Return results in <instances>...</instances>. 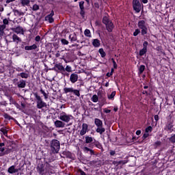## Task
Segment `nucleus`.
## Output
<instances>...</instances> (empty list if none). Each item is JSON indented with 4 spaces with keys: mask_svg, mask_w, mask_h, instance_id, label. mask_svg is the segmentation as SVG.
<instances>
[{
    "mask_svg": "<svg viewBox=\"0 0 175 175\" xmlns=\"http://www.w3.org/2000/svg\"><path fill=\"white\" fill-rule=\"evenodd\" d=\"M63 155H66L67 158H72V153L70 152H63Z\"/></svg>",
    "mask_w": 175,
    "mask_h": 175,
    "instance_id": "40",
    "label": "nucleus"
},
{
    "mask_svg": "<svg viewBox=\"0 0 175 175\" xmlns=\"http://www.w3.org/2000/svg\"><path fill=\"white\" fill-rule=\"evenodd\" d=\"M16 84L18 88H25V86L27 85V83L24 80L20 81Z\"/></svg>",
    "mask_w": 175,
    "mask_h": 175,
    "instance_id": "17",
    "label": "nucleus"
},
{
    "mask_svg": "<svg viewBox=\"0 0 175 175\" xmlns=\"http://www.w3.org/2000/svg\"><path fill=\"white\" fill-rule=\"evenodd\" d=\"M5 29H6V25H0V35L1 36H3V34L5 33Z\"/></svg>",
    "mask_w": 175,
    "mask_h": 175,
    "instance_id": "21",
    "label": "nucleus"
},
{
    "mask_svg": "<svg viewBox=\"0 0 175 175\" xmlns=\"http://www.w3.org/2000/svg\"><path fill=\"white\" fill-rule=\"evenodd\" d=\"M10 152H12V149H8L3 153H0V157H3V155H8V154H10Z\"/></svg>",
    "mask_w": 175,
    "mask_h": 175,
    "instance_id": "35",
    "label": "nucleus"
},
{
    "mask_svg": "<svg viewBox=\"0 0 175 175\" xmlns=\"http://www.w3.org/2000/svg\"><path fill=\"white\" fill-rule=\"evenodd\" d=\"M79 9H80V14L81 17L84 18L85 16V8H84V1H80L79 2Z\"/></svg>",
    "mask_w": 175,
    "mask_h": 175,
    "instance_id": "5",
    "label": "nucleus"
},
{
    "mask_svg": "<svg viewBox=\"0 0 175 175\" xmlns=\"http://www.w3.org/2000/svg\"><path fill=\"white\" fill-rule=\"evenodd\" d=\"M64 91L65 94H68V92H73V88H65L64 89Z\"/></svg>",
    "mask_w": 175,
    "mask_h": 175,
    "instance_id": "36",
    "label": "nucleus"
},
{
    "mask_svg": "<svg viewBox=\"0 0 175 175\" xmlns=\"http://www.w3.org/2000/svg\"><path fill=\"white\" fill-rule=\"evenodd\" d=\"M102 99V100H103V99H105V97H103V96L102 94L96 96V94L93 95L92 98V102H94L95 103H96V102H98V99Z\"/></svg>",
    "mask_w": 175,
    "mask_h": 175,
    "instance_id": "14",
    "label": "nucleus"
},
{
    "mask_svg": "<svg viewBox=\"0 0 175 175\" xmlns=\"http://www.w3.org/2000/svg\"><path fill=\"white\" fill-rule=\"evenodd\" d=\"M84 150L86 151L87 152H90V155H95V152L94 150L88 148V147H84Z\"/></svg>",
    "mask_w": 175,
    "mask_h": 175,
    "instance_id": "24",
    "label": "nucleus"
},
{
    "mask_svg": "<svg viewBox=\"0 0 175 175\" xmlns=\"http://www.w3.org/2000/svg\"><path fill=\"white\" fill-rule=\"evenodd\" d=\"M37 170L40 174H43L44 172V164H43V162L40 161L38 166H37Z\"/></svg>",
    "mask_w": 175,
    "mask_h": 175,
    "instance_id": "8",
    "label": "nucleus"
},
{
    "mask_svg": "<svg viewBox=\"0 0 175 175\" xmlns=\"http://www.w3.org/2000/svg\"><path fill=\"white\" fill-rule=\"evenodd\" d=\"M154 120H155V121H159V116L158 115H155V116H154Z\"/></svg>",
    "mask_w": 175,
    "mask_h": 175,
    "instance_id": "57",
    "label": "nucleus"
},
{
    "mask_svg": "<svg viewBox=\"0 0 175 175\" xmlns=\"http://www.w3.org/2000/svg\"><path fill=\"white\" fill-rule=\"evenodd\" d=\"M0 151L2 153L5 152V148H0Z\"/></svg>",
    "mask_w": 175,
    "mask_h": 175,
    "instance_id": "64",
    "label": "nucleus"
},
{
    "mask_svg": "<svg viewBox=\"0 0 175 175\" xmlns=\"http://www.w3.org/2000/svg\"><path fill=\"white\" fill-rule=\"evenodd\" d=\"M94 6L95 8H96L97 9H99V4L98 3H94Z\"/></svg>",
    "mask_w": 175,
    "mask_h": 175,
    "instance_id": "61",
    "label": "nucleus"
},
{
    "mask_svg": "<svg viewBox=\"0 0 175 175\" xmlns=\"http://www.w3.org/2000/svg\"><path fill=\"white\" fill-rule=\"evenodd\" d=\"M18 76H21V77H22V79H28V77H29V75H28L27 73L25 72H21Z\"/></svg>",
    "mask_w": 175,
    "mask_h": 175,
    "instance_id": "27",
    "label": "nucleus"
},
{
    "mask_svg": "<svg viewBox=\"0 0 175 175\" xmlns=\"http://www.w3.org/2000/svg\"><path fill=\"white\" fill-rule=\"evenodd\" d=\"M133 8L136 13H140L142 10V3H140L139 0H133Z\"/></svg>",
    "mask_w": 175,
    "mask_h": 175,
    "instance_id": "4",
    "label": "nucleus"
},
{
    "mask_svg": "<svg viewBox=\"0 0 175 175\" xmlns=\"http://www.w3.org/2000/svg\"><path fill=\"white\" fill-rule=\"evenodd\" d=\"M92 44L94 47H99V46H100V41L98 39H94Z\"/></svg>",
    "mask_w": 175,
    "mask_h": 175,
    "instance_id": "19",
    "label": "nucleus"
},
{
    "mask_svg": "<svg viewBox=\"0 0 175 175\" xmlns=\"http://www.w3.org/2000/svg\"><path fill=\"white\" fill-rule=\"evenodd\" d=\"M32 10H33L34 12H36V10H39V5H37V4H34V5H33Z\"/></svg>",
    "mask_w": 175,
    "mask_h": 175,
    "instance_id": "48",
    "label": "nucleus"
},
{
    "mask_svg": "<svg viewBox=\"0 0 175 175\" xmlns=\"http://www.w3.org/2000/svg\"><path fill=\"white\" fill-rule=\"evenodd\" d=\"M13 12H14L15 16L16 14H17V16H24V12H21L18 11V10H13Z\"/></svg>",
    "mask_w": 175,
    "mask_h": 175,
    "instance_id": "30",
    "label": "nucleus"
},
{
    "mask_svg": "<svg viewBox=\"0 0 175 175\" xmlns=\"http://www.w3.org/2000/svg\"><path fill=\"white\" fill-rule=\"evenodd\" d=\"M148 136H150V134H148V133H145L144 134V135L142 136V139L145 140V139H147V137H148Z\"/></svg>",
    "mask_w": 175,
    "mask_h": 175,
    "instance_id": "50",
    "label": "nucleus"
},
{
    "mask_svg": "<svg viewBox=\"0 0 175 175\" xmlns=\"http://www.w3.org/2000/svg\"><path fill=\"white\" fill-rule=\"evenodd\" d=\"M72 92L77 96H80V91H79L77 90H73Z\"/></svg>",
    "mask_w": 175,
    "mask_h": 175,
    "instance_id": "45",
    "label": "nucleus"
},
{
    "mask_svg": "<svg viewBox=\"0 0 175 175\" xmlns=\"http://www.w3.org/2000/svg\"><path fill=\"white\" fill-rule=\"evenodd\" d=\"M61 42H62V44H69V41L68 40H67L66 39H65V38H62V40H61Z\"/></svg>",
    "mask_w": 175,
    "mask_h": 175,
    "instance_id": "43",
    "label": "nucleus"
},
{
    "mask_svg": "<svg viewBox=\"0 0 175 175\" xmlns=\"http://www.w3.org/2000/svg\"><path fill=\"white\" fill-rule=\"evenodd\" d=\"M80 174H81V175H87V174H85V172H84V171H83V170H80Z\"/></svg>",
    "mask_w": 175,
    "mask_h": 175,
    "instance_id": "63",
    "label": "nucleus"
},
{
    "mask_svg": "<svg viewBox=\"0 0 175 175\" xmlns=\"http://www.w3.org/2000/svg\"><path fill=\"white\" fill-rule=\"evenodd\" d=\"M30 2V0H21V3L22 6H29Z\"/></svg>",
    "mask_w": 175,
    "mask_h": 175,
    "instance_id": "23",
    "label": "nucleus"
},
{
    "mask_svg": "<svg viewBox=\"0 0 175 175\" xmlns=\"http://www.w3.org/2000/svg\"><path fill=\"white\" fill-rule=\"evenodd\" d=\"M48 16H51V17H53V16H54V11L52 10L51 12V14H49Z\"/></svg>",
    "mask_w": 175,
    "mask_h": 175,
    "instance_id": "62",
    "label": "nucleus"
},
{
    "mask_svg": "<svg viewBox=\"0 0 175 175\" xmlns=\"http://www.w3.org/2000/svg\"><path fill=\"white\" fill-rule=\"evenodd\" d=\"M148 46V42L145 41L143 44L144 49L147 50V46Z\"/></svg>",
    "mask_w": 175,
    "mask_h": 175,
    "instance_id": "53",
    "label": "nucleus"
},
{
    "mask_svg": "<svg viewBox=\"0 0 175 175\" xmlns=\"http://www.w3.org/2000/svg\"><path fill=\"white\" fill-rule=\"evenodd\" d=\"M36 42H40V36H37L35 38Z\"/></svg>",
    "mask_w": 175,
    "mask_h": 175,
    "instance_id": "55",
    "label": "nucleus"
},
{
    "mask_svg": "<svg viewBox=\"0 0 175 175\" xmlns=\"http://www.w3.org/2000/svg\"><path fill=\"white\" fill-rule=\"evenodd\" d=\"M84 35L88 38H91V31H90L88 29H86L84 31Z\"/></svg>",
    "mask_w": 175,
    "mask_h": 175,
    "instance_id": "34",
    "label": "nucleus"
},
{
    "mask_svg": "<svg viewBox=\"0 0 175 175\" xmlns=\"http://www.w3.org/2000/svg\"><path fill=\"white\" fill-rule=\"evenodd\" d=\"M51 70H55V72H58L59 70L65 72V68L61 64H56Z\"/></svg>",
    "mask_w": 175,
    "mask_h": 175,
    "instance_id": "7",
    "label": "nucleus"
},
{
    "mask_svg": "<svg viewBox=\"0 0 175 175\" xmlns=\"http://www.w3.org/2000/svg\"><path fill=\"white\" fill-rule=\"evenodd\" d=\"M88 131V124L83 123L82 124V129L80 131V135L84 136L85 133H87V131Z\"/></svg>",
    "mask_w": 175,
    "mask_h": 175,
    "instance_id": "9",
    "label": "nucleus"
},
{
    "mask_svg": "<svg viewBox=\"0 0 175 175\" xmlns=\"http://www.w3.org/2000/svg\"><path fill=\"white\" fill-rule=\"evenodd\" d=\"M69 39H70L71 42H76L77 40V36L73 33L69 36Z\"/></svg>",
    "mask_w": 175,
    "mask_h": 175,
    "instance_id": "22",
    "label": "nucleus"
},
{
    "mask_svg": "<svg viewBox=\"0 0 175 175\" xmlns=\"http://www.w3.org/2000/svg\"><path fill=\"white\" fill-rule=\"evenodd\" d=\"M59 148H61L59 141L57 139H53L51 142V151L53 154H58Z\"/></svg>",
    "mask_w": 175,
    "mask_h": 175,
    "instance_id": "1",
    "label": "nucleus"
},
{
    "mask_svg": "<svg viewBox=\"0 0 175 175\" xmlns=\"http://www.w3.org/2000/svg\"><path fill=\"white\" fill-rule=\"evenodd\" d=\"M146 53H147V49H146L144 48L141 49L139 51V55H140V57H143V55H144V54H146Z\"/></svg>",
    "mask_w": 175,
    "mask_h": 175,
    "instance_id": "37",
    "label": "nucleus"
},
{
    "mask_svg": "<svg viewBox=\"0 0 175 175\" xmlns=\"http://www.w3.org/2000/svg\"><path fill=\"white\" fill-rule=\"evenodd\" d=\"M92 142H94V139L92 138V137H90V136L85 137V143L87 144H88L90 143H92Z\"/></svg>",
    "mask_w": 175,
    "mask_h": 175,
    "instance_id": "26",
    "label": "nucleus"
},
{
    "mask_svg": "<svg viewBox=\"0 0 175 175\" xmlns=\"http://www.w3.org/2000/svg\"><path fill=\"white\" fill-rule=\"evenodd\" d=\"M3 117L5 118V120H13V118H12V117L8 113H4Z\"/></svg>",
    "mask_w": 175,
    "mask_h": 175,
    "instance_id": "46",
    "label": "nucleus"
},
{
    "mask_svg": "<svg viewBox=\"0 0 175 175\" xmlns=\"http://www.w3.org/2000/svg\"><path fill=\"white\" fill-rule=\"evenodd\" d=\"M138 27L140 28V29H142L141 31V33L143 36H144V35H147V27L146 26V21H139L138 22Z\"/></svg>",
    "mask_w": 175,
    "mask_h": 175,
    "instance_id": "3",
    "label": "nucleus"
},
{
    "mask_svg": "<svg viewBox=\"0 0 175 175\" xmlns=\"http://www.w3.org/2000/svg\"><path fill=\"white\" fill-rule=\"evenodd\" d=\"M106 129L103 126L98 127L96 130L97 133H100V135H103L104 132H105Z\"/></svg>",
    "mask_w": 175,
    "mask_h": 175,
    "instance_id": "20",
    "label": "nucleus"
},
{
    "mask_svg": "<svg viewBox=\"0 0 175 175\" xmlns=\"http://www.w3.org/2000/svg\"><path fill=\"white\" fill-rule=\"evenodd\" d=\"M105 25L107 31H108V32H113V29H114V25L113 24L112 21H111Z\"/></svg>",
    "mask_w": 175,
    "mask_h": 175,
    "instance_id": "11",
    "label": "nucleus"
},
{
    "mask_svg": "<svg viewBox=\"0 0 175 175\" xmlns=\"http://www.w3.org/2000/svg\"><path fill=\"white\" fill-rule=\"evenodd\" d=\"M3 25H8L9 24V21L7 18L3 20Z\"/></svg>",
    "mask_w": 175,
    "mask_h": 175,
    "instance_id": "51",
    "label": "nucleus"
},
{
    "mask_svg": "<svg viewBox=\"0 0 175 175\" xmlns=\"http://www.w3.org/2000/svg\"><path fill=\"white\" fill-rule=\"evenodd\" d=\"M111 59H112L114 69H117V63L116 62L113 58H112Z\"/></svg>",
    "mask_w": 175,
    "mask_h": 175,
    "instance_id": "54",
    "label": "nucleus"
},
{
    "mask_svg": "<svg viewBox=\"0 0 175 175\" xmlns=\"http://www.w3.org/2000/svg\"><path fill=\"white\" fill-rule=\"evenodd\" d=\"M5 72V64L0 62V73Z\"/></svg>",
    "mask_w": 175,
    "mask_h": 175,
    "instance_id": "32",
    "label": "nucleus"
},
{
    "mask_svg": "<svg viewBox=\"0 0 175 175\" xmlns=\"http://www.w3.org/2000/svg\"><path fill=\"white\" fill-rule=\"evenodd\" d=\"M12 40L14 42L16 43V44H18V42H21V38H20L16 34H13Z\"/></svg>",
    "mask_w": 175,
    "mask_h": 175,
    "instance_id": "18",
    "label": "nucleus"
},
{
    "mask_svg": "<svg viewBox=\"0 0 175 175\" xmlns=\"http://www.w3.org/2000/svg\"><path fill=\"white\" fill-rule=\"evenodd\" d=\"M121 163H122V165H125V162H124V161H118V165H121Z\"/></svg>",
    "mask_w": 175,
    "mask_h": 175,
    "instance_id": "58",
    "label": "nucleus"
},
{
    "mask_svg": "<svg viewBox=\"0 0 175 175\" xmlns=\"http://www.w3.org/2000/svg\"><path fill=\"white\" fill-rule=\"evenodd\" d=\"M94 124L95 125H96L98 128L100 126H103V122H102V120H100V119H98V118L94 119Z\"/></svg>",
    "mask_w": 175,
    "mask_h": 175,
    "instance_id": "15",
    "label": "nucleus"
},
{
    "mask_svg": "<svg viewBox=\"0 0 175 175\" xmlns=\"http://www.w3.org/2000/svg\"><path fill=\"white\" fill-rule=\"evenodd\" d=\"M141 133H142V131H140V130H137L136 131V135H137V136H139V135H140Z\"/></svg>",
    "mask_w": 175,
    "mask_h": 175,
    "instance_id": "59",
    "label": "nucleus"
},
{
    "mask_svg": "<svg viewBox=\"0 0 175 175\" xmlns=\"http://www.w3.org/2000/svg\"><path fill=\"white\" fill-rule=\"evenodd\" d=\"M55 126L56 128H65V123L61 120H56L55 122Z\"/></svg>",
    "mask_w": 175,
    "mask_h": 175,
    "instance_id": "13",
    "label": "nucleus"
},
{
    "mask_svg": "<svg viewBox=\"0 0 175 175\" xmlns=\"http://www.w3.org/2000/svg\"><path fill=\"white\" fill-rule=\"evenodd\" d=\"M79 79V75H77V74L75 73H72L71 74L70 77V80L71 81V83H76V81H77Z\"/></svg>",
    "mask_w": 175,
    "mask_h": 175,
    "instance_id": "10",
    "label": "nucleus"
},
{
    "mask_svg": "<svg viewBox=\"0 0 175 175\" xmlns=\"http://www.w3.org/2000/svg\"><path fill=\"white\" fill-rule=\"evenodd\" d=\"M146 69V66L141 65L139 68V74L142 75L143 72H144V70Z\"/></svg>",
    "mask_w": 175,
    "mask_h": 175,
    "instance_id": "31",
    "label": "nucleus"
},
{
    "mask_svg": "<svg viewBox=\"0 0 175 175\" xmlns=\"http://www.w3.org/2000/svg\"><path fill=\"white\" fill-rule=\"evenodd\" d=\"M36 100H37V108L43 109V107H47V104L43 101L40 96L38 94V92L33 94Z\"/></svg>",
    "mask_w": 175,
    "mask_h": 175,
    "instance_id": "2",
    "label": "nucleus"
},
{
    "mask_svg": "<svg viewBox=\"0 0 175 175\" xmlns=\"http://www.w3.org/2000/svg\"><path fill=\"white\" fill-rule=\"evenodd\" d=\"M64 70H66V72H72V68H70L69 66H66V68H64Z\"/></svg>",
    "mask_w": 175,
    "mask_h": 175,
    "instance_id": "52",
    "label": "nucleus"
},
{
    "mask_svg": "<svg viewBox=\"0 0 175 175\" xmlns=\"http://www.w3.org/2000/svg\"><path fill=\"white\" fill-rule=\"evenodd\" d=\"M96 25H98V27H100V25H102V23H100V22L99 21H96Z\"/></svg>",
    "mask_w": 175,
    "mask_h": 175,
    "instance_id": "60",
    "label": "nucleus"
},
{
    "mask_svg": "<svg viewBox=\"0 0 175 175\" xmlns=\"http://www.w3.org/2000/svg\"><path fill=\"white\" fill-rule=\"evenodd\" d=\"M1 132H2V133H3L4 136H6L8 135V130H6L4 128H1Z\"/></svg>",
    "mask_w": 175,
    "mask_h": 175,
    "instance_id": "44",
    "label": "nucleus"
},
{
    "mask_svg": "<svg viewBox=\"0 0 175 175\" xmlns=\"http://www.w3.org/2000/svg\"><path fill=\"white\" fill-rule=\"evenodd\" d=\"M173 126H174V125H173L172 122H170L168 123V124L167 125V128L168 129V131H174L173 129Z\"/></svg>",
    "mask_w": 175,
    "mask_h": 175,
    "instance_id": "38",
    "label": "nucleus"
},
{
    "mask_svg": "<svg viewBox=\"0 0 175 175\" xmlns=\"http://www.w3.org/2000/svg\"><path fill=\"white\" fill-rule=\"evenodd\" d=\"M45 21H49V23H54V18H53V16H50L49 15H47L46 17H45Z\"/></svg>",
    "mask_w": 175,
    "mask_h": 175,
    "instance_id": "28",
    "label": "nucleus"
},
{
    "mask_svg": "<svg viewBox=\"0 0 175 175\" xmlns=\"http://www.w3.org/2000/svg\"><path fill=\"white\" fill-rule=\"evenodd\" d=\"M11 31H13V32H15V33H22V35H24V29L21 26L12 27L11 28Z\"/></svg>",
    "mask_w": 175,
    "mask_h": 175,
    "instance_id": "6",
    "label": "nucleus"
},
{
    "mask_svg": "<svg viewBox=\"0 0 175 175\" xmlns=\"http://www.w3.org/2000/svg\"><path fill=\"white\" fill-rule=\"evenodd\" d=\"M98 53H100L102 58H105V57H106V53H105V51L103 50V49H100L98 50Z\"/></svg>",
    "mask_w": 175,
    "mask_h": 175,
    "instance_id": "33",
    "label": "nucleus"
},
{
    "mask_svg": "<svg viewBox=\"0 0 175 175\" xmlns=\"http://www.w3.org/2000/svg\"><path fill=\"white\" fill-rule=\"evenodd\" d=\"M114 96H116V91L112 92L111 95L108 96V99H113Z\"/></svg>",
    "mask_w": 175,
    "mask_h": 175,
    "instance_id": "41",
    "label": "nucleus"
},
{
    "mask_svg": "<svg viewBox=\"0 0 175 175\" xmlns=\"http://www.w3.org/2000/svg\"><path fill=\"white\" fill-rule=\"evenodd\" d=\"M59 120L64 121V122H69L70 121V116L63 115L59 116Z\"/></svg>",
    "mask_w": 175,
    "mask_h": 175,
    "instance_id": "12",
    "label": "nucleus"
},
{
    "mask_svg": "<svg viewBox=\"0 0 175 175\" xmlns=\"http://www.w3.org/2000/svg\"><path fill=\"white\" fill-rule=\"evenodd\" d=\"M140 33V29H136L135 32L133 33V36H137Z\"/></svg>",
    "mask_w": 175,
    "mask_h": 175,
    "instance_id": "49",
    "label": "nucleus"
},
{
    "mask_svg": "<svg viewBox=\"0 0 175 175\" xmlns=\"http://www.w3.org/2000/svg\"><path fill=\"white\" fill-rule=\"evenodd\" d=\"M36 49H38V45H36V44L31 45V46H25V50L29 51L31 50H36Z\"/></svg>",
    "mask_w": 175,
    "mask_h": 175,
    "instance_id": "16",
    "label": "nucleus"
},
{
    "mask_svg": "<svg viewBox=\"0 0 175 175\" xmlns=\"http://www.w3.org/2000/svg\"><path fill=\"white\" fill-rule=\"evenodd\" d=\"M146 133H148V132H152V126H148L146 129H145Z\"/></svg>",
    "mask_w": 175,
    "mask_h": 175,
    "instance_id": "42",
    "label": "nucleus"
},
{
    "mask_svg": "<svg viewBox=\"0 0 175 175\" xmlns=\"http://www.w3.org/2000/svg\"><path fill=\"white\" fill-rule=\"evenodd\" d=\"M110 155H111V156L116 155V151L115 150H111L110 151Z\"/></svg>",
    "mask_w": 175,
    "mask_h": 175,
    "instance_id": "56",
    "label": "nucleus"
},
{
    "mask_svg": "<svg viewBox=\"0 0 175 175\" xmlns=\"http://www.w3.org/2000/svg\"><path fill=\"white\" fill-rule=\"evenodd\" d=\"M15 167H16L14 165L10 167L8 170V173H10V174H14Z\"/></svg>",
    "mask_w": 175,
    "mask_h": 175,
    "instance_id": "29",
    "label": "nucleus"
},
{
    "mask_svg": "<svg viewBox=\"0 0 175 175\" xmlns=\"http://www.w3.org/2000/svg\"><path fill=\"white\" fill-rule=\"evenodd\" d=\"M111 22L110 20H109V18L107 16H104L103 18V21L102 23H103L105 24V25H107V24H109V23Z\"/></svg>",
    "mask_w": 175,
    "mask_h": 175,
    "instance_id": "25",
    "label": "nucleus"
},
{
    "mask_svg": "<svg viewBox=\"0 0 175 175\" xmlns=\"http://www.w3.org/2000/svg\"><path fill=\"white\" fill-rule=\"evenodd\" d=\"M40 91L41 94H42V95L44 96V99H49V94L44 92V90H43V89L41 88Z\"/></svg>",
    "mask_w": 175,
    "mask_h": 175,
    "instance_id": "39",
    "label": "nucleus"
},
{
    "mask_svg": "<svg viewBox=\"0 0 175 175\" xmlns=\"http://www.w3.org/2000/svg\"><path fill=\"white\" fill-rule=\"evenodd\" d=\"M170 142L173 144L175 143V134L170 137Z\"/></svg>",
    "mask_w": 175,
    "mask_h": 175,
    "instance_id": "47",
    "label": "nucleus"
}]
</instances>
